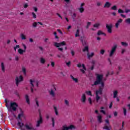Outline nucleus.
Wrapping results in <instances>:
<instances>
[{
	"mask_svg": "<svg viewBox=\"0 0 130 130\" xmlns=\"http://www.w3.org/2000/svg\"><path fill=\"white\" fill-rule=\"evenodd\" d=\"M70 77L73 82H75L76 83H79V79L74 77L73 75H71Z\"/></svg>",
	"mask_w": 130,
	"mask_h": 130,
	"instance_id": "2eb2a0df",
	"label": "nucleus"
},
{
	"mask_svg": "<svg viewBox=\"0 0 130 130\" xmlns=\"http://www.w3.org/2000/svg\"><path fill=\"white\" fill-rule=\"evenodd\" d=\"M37 25H38V22H34L32 23L33 27H37Z\"/></svg>",
	"mask_w": 130,
	"mask_h": 130,
	"instance_id": "de8ad7c7",
	"label": "nucleus"
},
{
	"mask_svg": "<svg viewBox=\"0 0 130 130\" xmlns=\"http://www.w3.org/2000/svg\"><path fill=\"white\" fill-rule=\"evenodd\" d=\"M85 93L89 96H92V92H91V91H86Z\"/></svg>",
	"mask_w": 130,
	"mask_h": 130,
	"instance_id": "72a5a7b5",
	"label": "nucleus"
},
{
	"mask_svg": "<svg viewBox=\"0 0 130 130\" xmlns=\"http://www.w3.org/2000/svg\"><path fill=\"white\" fill-rule=\"evenodd\" d=\"M117 47V45L116 44L114 45L110 51H109V55L111 57L113 54H114V52H115V50H116V48Z\"/></svg>",
	"mask_w": 130,
	"mask_h": 130,
	"instance_id": "39448f33",
	"label": "nucleus"
},
{
	"mask_svg": "<svg viewBox=\"0 0 130 130\" xmlns=\"http://www.w3.org/2000/svg\"><path fill=\"white\" fill-rule=\"evenodd\" d=\"M85 38V37H81V38H80V40H81V42H82V44H83V45H86V41H85L84 40V39Z\"/></svg>",
	"mask_w": 130,
	"mask_h": 130,
	"instance_id": "aec40b11",
	"label": "nucleus"
},
{
	"mask_svg": "<svg viewBox=\"0 0 130 130\" xmlns=\"http://www.w3.org/2000/svg\"><path fill=\"white\" fill-rule=\"evenodd\" d=\"M66 45H67V42H66V41H62L60 43H54V46L57 47V48H58V50H59L60 51H62V50H63V48L61 47L64 46Z\"/></svg>",
	"mask_w": 130,
	"mask_h": 130,
	"instance_id": "f03ea898",
	"label": "nucleus"
},
{
	"mask_svg": "<svg viewBox=\"0 0 130 130\" xmlns=\"http://www.w3.org/2000/svg\"><path fill=\"white\" fill-rule=\"evenodd\" d=\"M32 17L34 19H36V17H37V16L36 15V14H35V13L34 12H32Z\"/></svg>",
	"mask_w": 130,
	"mask_h": 130,
	"instance_id": "09e8293b",
	"label": "nucleus"
},
{
	"mask_svg": "<svg viewBox=\"0 0 130 130\" xmlns=\"http://www.w3.org/2000/svg\"><path fill=\"white\" fill-rule=\"evenodd\" d=\"M18 108V104L15 102H12L10 103V106L7 107L9 111H17V108Z\"/></svg>",
	"mask_w": 130,
	"mask_h": 130,
	"instance_id": "7ed1b4c3",
	"label": "nucleus"
},
{
	"mask_svg": "<svg viewBox=\"0 0 130 130\" xmlns=\"http://www.w3.org/2000/svg\"><path fill=\"white\" fill-rule=\"evenodd\" d=\"M18 59H19V56H16L15 57V60H18Z\"/></svg>",
	"mask_w": 130,
	"mask_h": 130,
	"instance_id": "774afa93",
	"label": "nucleus"
},
{
	"mask_svg": "<svg viewBox=\"0 0 130 130\" xmlns=\"http://www.w3.org/2000/svg\"><path fill=\"white\" fill-rule=\"evenodd\" d=\"M83 52H89V46H86L84 47V48L83 49Z\"/></svg>",
	"mask_w": 130,
	"mask_h": 130,
	"instance_id": "393cba45",
	"label": "nucleus"
},
{
	"mask_svg": "<svg viewBox=\"0 0 130 130\" xmlns=\"http://www.w3.org/2000/svg\"><path fill=\"white\" fill-rule=\"evenodd\" d=\"M106 27L107 29L108 32H109V34H111V33H112V24H106Z\"/></svg>",
	"mask_w": 130,
	"mask_h": 130,
	"instance_id": "1a4fd4ad",
	"label": "nucleus"
},
{
	"mask_svg": "<svg viewBox=\"0 0 130 130\" xmlns=\"http://www.w3.org/2000/svg\"><path fill=\"white\" fill-rule=\"evenodd\" d=\"M96 5L98 7L101 6V5H102V3L100 2H98L96 3Z\"/></svg>",
	"mask_w": 130,
	"mask_h": 130,
	"instance_id": "5fc2aeb1",
	"label": "nucleus"
},
{
	"mask_svg": "<svg viewBox=\"0 0 130 130\" xmlns=\"http://www.w3.org/2000/svg\"><path fill=\"white\" fill-rule=\"evenodd\" d=\"M53 34H54V35L55 36V38L56 39H58V37H57V35H56V32H55V31L54 32Z\"/></svg>",
	"mask_w": 130,
	"mask_h": 130,
	"instance_id": "3c124183",
	"label": "nucleus"
},
{
	"mask_svg": "<svg viewBox=\"0 0 130 130\" xmlns=\"http://www.w3.org/2000/svg\"><path fill=\"white\" fill-rule=\"evenodd\" d=\"M32 9L34 10L35 12H37V11L38 10V9H37V7H32Z\"/></svg>",
	"mask_w": 130,
	"mask_h": 130,
	"instance_id": "6e6d98bb",
	"label": "nucleus"
},
{
	"mask_svg": "<svg viewBox=\"0 0 130 130\" xmlns=\"http://www.w3.org/2000/svg\"><path fill=\"white\" fill-rule=\"evenodd\" d=\"M66 64H67V66H68V67H70V66H71V62L69 61V62H66Z\"/></svg>",
	"mask_w": 130,
	"mask_h": 130,
	"instance_id": "052dcab7",
	"label": "nucleus"
},
{
	"mask_svg": "<svg viewBox=\"0 0 130 130\" xmlns=\"http://www.w3.org/2000/svg\"><path fill=\"white\" fill-rule=\"evenodd\" d=\"M22 46H23L25 50H26V49H27V47L26 46L25 44H22Z\"/></svg>",
	"mask_w": 130,
	"mask_h": 130,
	"instance_id": "bf43d9fd",
	"label": "nucleus"
},
{
	"mask_svg": "<svg viewBox=\"0 0 130 130\" xmlns=\"http://www.w3.org/2000/svg\"><path fill=\"white\" fill-rule=\"evenodd\" d=\"M90 26H91V22H87V26H86V29H88V28H89Z\"/></svg>",
	"mask_w": 130,
	"mask_h": 130,
	"instance_id": "49530a36",
	"label": "nucleus"
},
{
	"mask_svg": "<svg viewBox=\"0 0 130 130\" xmlns=\"http://www.w3.org/2000/svg\"><path fill=\"white\" fill-rule=\"evenodd\" d=\"M17 125L20 127H22V126H24V123H23V122H20V121H18V122L17 123Z\"/></svg>",
	"mask_w": 130,
	"mask_h": 130,
	"instance_id": "c756f323",
	"label": "nucleus"
},
{
	"mask_svg": "<svg viewBox=\"0 0 130 130\" xmlns=\"http://www.w3.org/2000/svg\"><path fill=\"white\" fill-rule=\"evenodd\" d=\"M18 48H20V46L19 45H16L15 47H14V50H17Z\"/></svg>",
	"mask_w": 130,
	"mask_h": 130,
	"instance_id": "a18cd8bd",
	"label": "nucleus"
},
{
	"mask_svg": "<svg viewBox=\"0 0 130 130\" xmlns=\"http://www.w3.org/2000/svg\"><path fill=\"white\" fill-rule=\"evenodd\" d=\"M104 129H107V130H110L111 129V125H105L103 127Z\"/></svg>",
	"mask_w": 130,
	"mask_h": 130,
	"instance_id": "412c9836",
	"label": "nucleus"
},
{
	"mask_svg": "<svg viewBox=\"0 0 130 130\" xmlns=\"http://www.w3.org/2000/svg\"><path fill=\"white\" fill-rule=\"evenodd\" d=\"M25 127H26V129H33V125H32V123L31 122H27L25 124Z\"/></svg>",
	"mask_w": 130,
	"mask_h": 130,
	"instance_id": "9d476101",
	"label": "nucleus"
},
{
	"mask_svg": "<svg viewBox=\"0 0 130 130\" xmlns=\"http://www.w3.org/2000/svg\"><path fill=\"white\" fill-rule=\"evenodd\" d=\"M24 115V114L23 113V112H21V113L18 114V118L19 119H21V118L22 117V116H23V115Z\"/></svg>",
	"mask_w": 130,
	"mask_h": 130,
	"instance_id": "c9c22d12",
	"label": "nucleus"
},
{
	"mask_svg": "<svg viewBox=\"0 0 130 130\" xmlns=\"http://www.w3.org/2000/svg\"><path fill=\"white\" fill-rule=\"evenodd\" d=\"M121 45H122V46H127L128 44H127L126 42H121Z\"/></svg>",
	"mask_w": 130,
	"mask_h": 130,
	"instance_id": "e433bc0d",
	"label": "nucleus"
},
{
	"mask_svg": "<svg viewBox=\"0 0 130 130\" xmlns=\"http://www.w3.org/2000/svg\"><path fill=\"white\" fill-rule=\"evenodd\" d=\"M123 111L124 113V115H126V109L124 108H123Z\"/></svg>",
	"mask_w": 130,
	"mask_h": 130,
	"instance_id": "8fccbe9b",
	"label": "nucleus"
},
{
	"mask_svg": "<svg viewBox=\"0 0 130 130\" xmlns=\"http://www.w3.org/2000/svg\"><path fill=\"white\" fill-rule=\"evenodd\" d=\"M96 80L94 82V85H98L100 84V88L95 91V96H100L102 95V91L104 88V82L102 81L103 79V75L96 74Z\"/></svg>",
	"mask_w": 130,
	"mask_h": 130,
	"instance_id": "f257e3e1",
	"label": "nucleus"
},
{
	"mask_svg": "<svg viewBox=\"0 0 130 130\" xmlns=\"http://www.w3.org/2000/svg\"><path fill=\"white\" fill-rule=\"evenodd\" d=\"M105 121L106 123H107V124H106L105 125H110L109 124V119H106L105 120Z\"/></svg>",
	"mask_w": 130,
	"mask_h": 130,
	"instance_id": "c03bdc74",
	"label": "nucleus"
},
{
	"mask_svg": "<svg viewBox=\"0 0 130 130\" xmlns=\"http://www.w3.org/2000/svg\"><path fill=\"white\" fill-rule=\"evenodd\" d=\"M39 117H40V119L37 122V126H39L40 123L42 122V117L41 116V114L40 113H39Z\"/></svg>",
	"mask_w": 130,
	"mask_h": 130,
	"instance_id": "dca6fc26",
	"label": "nucleus"
},
{
	"mask_svg": "<svg viewBox=\"0 0 130 130\" xmlns=\"http://www.w3.org/2000/svg\"><path fill=\"white\" fill-rule=\"evenodd\" d=\"M125 23L126 25H129L130 24V18H127L125 20Z\"/></svg>",
	"mask_w": 130,
	"mask_h": 130,
	"instance_id": "7c9ffc66",
	"label": "nucleus"
},
{
	"mask_svg": "<svg viewBox=\"0 0 130 130\" xmlns=\"http://www.w3.org/2000/svg\"><path fill=\"white\" fill-rule=\"evenodd\" d=\"M117 9V7H116V6H114L111 7V10H113L114 11H115Z\"/></svg>",
	"mask_w": 130,
	"mask_h": 130,
	"instance_id": "37998d69",
	"label": "nucleus"
},
{
	"mask_svg": "<svg viewBox=\"0 0 130 130\" xmlns=\"http://www.w3.org/2000/svg\"><path fill=\"white\" fill-rule=\"evenodd\" d=\"M99 26H100V23H96L93 25V27H94V28H98Z\"/></svg>",
	"mask_w": 130,
	"mask_h": 130,
	"instance_id": "f704fd0d",
	"label": "nucleus"
},
{
	"mask_svg": "<svg viewBox=\"0 0 130 130\" xmlns=\"http://www.w3.org/2000/svg\"><path fill=\"white\" fill-rule=\"evenodd\" d=\"M95 101L96 103H98V104H101V102H102V99H101V96L100 95H95Z\"/></svg>",
	"mask_w": 130,
	"mask_h": 130,
	"instance_id": "f8f14e48",
	"label": "nucleus"
},
{
	"mask_svg": "<svg viewBox=\"0 0 130 130\" xmlns=\"http://www.w3.org/2000/svg\"><path fill=\"white\" fill-rule=\"evenodd\" d=\"M121 23H122V19H119L115 24V27L117 29Z\"/></svg>",
	"mask_w": 130,
	"mask_h": 130,
	"instance_id": "ddd939ff",
	"label": "nucleus"
},
{
	"mask_svg": "<svg viewBox=\"0 0 130 130\" xmlns=\"http://www.w3.org/2000/svg\"><path fill=\"white\" fill-rule=\"evenodd\" d=\"M117 115V112H114V116H116Z\"/></svg>",
	"mask_w": 130,
	"mask_h": 130,
	"instance_id": "338daca9",
	"label": "nucleus"
},
{
	"mask_svg": "<svg viewBox=\"0 0 130 130\" xmlns=\"http://www.w3.org/2000/svg\"><path fill=\"white\" fill-rule=\"evenodd\" d=\"M23 7L24 8V9H26V8H28V3H25L23 5Z\"/></svg>",
	"mask_w": 130,
	"mask_h": 130,
	"instance_id": "864d4df0",
	"label": "nucleus"
},
{
	"mask_svg": "<svg viewBox=\"0 0 130 130\" xmlns=\"http://www.w3.org/2000/svg\"><path fill=\"white\" fill-rule=\"evenodd\" d=\"M98 35L99 36L100 35H103L104 36H106V34H105V33H104L103 31H102L101 30H99L98 31Z\"/></svg>",
	"mask_w": 130,
	"mask_h": 130,
	"instance_id": "5701e85b",
	"label": "nucleus"
},
{
	"mask_svg": "<svg viewBox=\"0 0 130 130\" xmlns=\"http://www.w3.org/2000/svg\"><path fill=\"white\" fill-rule=\"evenodd\" d=\"M103 109H105L104 107H101L100 112H101L102 113H103V114H106L105 111H104Z\"/></svg>",
	"mask_w": 130,
	"mask_h": 130,
	"instance_id": "2f4dec72",
	"label": "nucleus"
},
{
	"mask_svg": "<svg viewBox=\"0 0 130 130\" xmlns=\"http://www.w3.org/2000/svg\"><path fill=\"white\" fill-rule=\"evenodd\" d=\"M40 62L41 63H45V59L44 58H40Z\"/></svg>",
	"mask_w": 130,
	"mask_h": 130,
	"instance_id": "473e14b6",
	"label": "nucleus"
},
{
	"mask_svg": "<svg viewBox=\"0 0 130 130\" xmlns=\"http://www.w3.org/2000/svg\"><path fill=\"white\" fill-rule=\"evenodd\" d=\"M57 31L58 32H59L60 33V34H62V32L61 31H60V29H58L57 30Z\"/></svg>",
	"mask_w": 130,
	"mask_h": 130,
	"instance_id": "69168bd1",
	"label": "nucleus"
},
{
	"mask_svg": "<svg viewBox=\"0 0 130 130\" xmlns=\"http://www.w3.org/2000/svg\"><path fill=\"white\" fill-rule=\"evenodd\" d=\"M22 71L24 75H26V68L25 67L22 68Z\"/></svg>",
	"mask_w": 130,
	"mask_h": 130,
	"instance_id": "a19ab883",
	"label": "nucleus"
},
{
	"mask_svg": "<svg viewBox=\"0 0 130 130\" xmlns=\"http://www.w3.org/2000/svg\"><path fill=\"white\" fill-rule=\"evenodd\" d=\"M123 125H124V122H122V128L119 130H123Z\"/></svg>",
	"mask_w": 130,
	"mask_h": 130,
	"instance_id": "13d9d810",
	"label": "nucleus"
},
{
	"mask_svg": "<svg viewBox=\"0 0 130 130\" xmlns=\"http://www.w3.org/2000/svg\"><path fill=\"white\" fill-rule=\"evenodd\" d=\"M77 67L80 68V71H81L83 74H85V72H86V70L85 64L79 63L77 64Z\"/></svg>",
	"mask_w": 130,
	"mask_h": 130,
	"instance_id": "423d86ee",
	"label": "nucleus"
},
{
	"mask_svg": "<svg viewBox=\"0 0 130 130\" xmlns=\"http://www.w3.org/2000/svg\"><path fill=\"white\" fill-rule=\"evenodd\" d=\"M118 13L119 14H123V13H124V11L123 10H121V9H119L118 10Z\"/></svg>",
	"mask_w": 130,
	"mask_h": 130,
	"instance_id": "ea45409f",
	"label": "nucleus"
},
{
	"mask_svg": "<svg viewBox=\"0 0 130 130\" xmlns=\"http://www.w3.org/2000/svg\"><path fill=\"white\" fill-rule=\"evenodd\" d=\"M20 37L22 40H26V36L24 34H21L20 35Z\"/></svg>",
	"mask_w": 130,
	"mask_h": 130,
	"instance_id": "cd10ccee",
	"label": "nucleus"
},
{
	"mask_svg": "<svg viewBox=\"0 0 130 130\" xmlns=\"http://www.w3.org/2000/svg\"><path fill=\"white\" fill-rule=\"evenodd\" d=\"M56 15L57 16H58V17H59V18H60V19H62V17H61V16H60V14L57 13Z\"/></svg>",
	"mask_w": 130,
	"mask_h": 130,
	"instance_id": "680f3d73",
	"label": "nucleus"
},
{
	"mask_svg": "<svg viewBox=\"0 0 130 130\" xmlns=\"http://www.w3.org/2000/svg\"><path fill=\"white\" fill-rule=\"evenodd\" d=\"M80 37V29H77L75 34V37Z\"/></svg>",
	"mask_w": 130,
	"mask_h": 130,
	"instance_id": "c85d7f7f",
	"label": "nucleus"
},
{
	"mask_svg": "<svg viewBox=\"0 0 130 130\" xmlns=\"http://www.w3.org/2000/svg\"><path fill=\"white\" fill-rule=\"evenodd\" d=\"M64 102H65V104H66V105H67V106H69V101L65 100Z\"/></svg>",
	"mask_w": 130,
	"mask_h": 130,
	"instance_id": "603ef678",
	"label": "nucleus"
},
{
	"mask_svg": "<svg viewBox=\"0 0 130 130\" xmlns=\"http://www.w3.org/2000/svg\"><path fill=\"white\" fill-rule=\"evenodd\" d=\"M30 92L33 93L34 90H33V88H35L36 87H38V82L37 80L35 79H30Z\"/></svg>",
	"mask_w": 130,
	"mask_h": 130,
	"instance_id": "20e7f679",
	"label": "nucleus"
},
{
	"mask_svg": "<svg viewBox=\"0 0 130 130\" xmlns=\"http://www.w3.org/2000/svg\"><path fill=\"white\" fill-rule=\"evenodd\" d=\"M25 99L27 104H30V99H29V96L28 95H25Z\"/></svg>",
	"mask_w": 130,
	"mask_h": 130,
	"instance_id": "a878e982",
	"label": "nucleus"
},
{
	"mask_svg": "<svg viewBox=\"0 0 130 130\" xmlns=\"http://www.w3.org/2000/svg\"><path fill=\"white\" fill-rule=\"evenodd\" d=\"M86 100H87V95L86 93H83L81 95V101L82 103H86Z\"/></svg>",
	"mask_w": 130,
	"mask_h": 130,
	"instance_id": "9b49d317",
	"label": "nucleus"
},
{
	"mask_svg": "<svg viewBox=\"0 0 130 130\" xmlns=\"http://www.w3.org/2000/svg\"><path fill=\"white\" fill-rule=\"evenodd\" d=\"M94 52H91V53H87V57L88 58H91V57H93L94 56Z\"/></svg>",
	"mask_w": 130,
	"mask_h": 130,
	"instance_id": "6ab92c4d",
	"label": "nucleus"
},
{
	"mask_svg": "<svg viewBox=\"0 0 130 130\" xmlns=\"http://www.w3.org/2000/svg\"><path fill=\"white\" fill-rule=\"evenodd\" d=\"M51 120H52V122L53 126H54V118L52 117L51 118Z\"/></svg>",
	"mask_w": 130,
	"mask_h": 130,
	"instance_id": "4d7b16f0",
	"label": "nucleus"
},
{
	"mask_svg": "<svg viewBox=\"0 0 130 130\" xmlns=\"http://www.w3.org/2000/svg\"><path fill=\"white\" fill-rule=\"evenodd\" d=\"M88 102H89V104H90V105H91V104H92V98H91V97H89V98H88Z\"/></svg>",
	"mask_w": 130,
	"mask_h": 130,
	"instance_id": "79ce46f5",
	"label": "nucleus"
},
{
	"mask_svg": "<svg viewBox=\"0 0 130 130\" xmlns=\"http://www.w3.org/2000/svg\"><path fill=\"white\" fill-rule=\"evenodd\" d=\"M84 6H85V3H81L80 5V7L79 8V11L81 13H83L84 11H85V9L84 7H83Z\"/></svg>",
	"mask_w": 130,
	"mask_h": 130,
	"instance_id": "4468645a",
	"label": "nucleus"
},
{
	"mask_svg": "<svg viewBox=\"0 0 130 130\" xmlns=\"http://www.w3.org/2000/svg\"><path fill=\"white\" fill-rule=\"evenodd\" d=\"M56 91V88L55 87V85L53 84L49 91V93L51 96H54V92Z\"/></svg>",
	"mask_w": 130,
	"mask_h": 130,
	"instance_id": "0eeeda50",
	"label": "nucleus"
},
{
	"mask_svg": "<svg viewBox=\"0 0 130 130\" xmlns=\"http://www.w3.org/2000/svg\"><path fill=\"white\" fill-rule=\"evenodd\" d=\"M15 80L16 81V85L18 86V85H19V83H21V82H22L23 80V76L22 75L18 76L16 78Z\"/></svg>",
	"mask_w": 130,
	"mask_h": 130,
	"instance_id": "6e6552de",
	"label": "nucleus"
},
{
	"mask_svg": "<svg viewBox=\"0 0 130 130\" xmlns=\"http://www.w3.org/2000/svg\"><path fill=\"white\" fill-rule=\"evenodd\" d=\"M54 110L55 114H56V115H58V109H57L56 107H54Z\"/></svg>",
	"mask_w": 130,
	"mask_h": 130,
	"instance_id": "bb28decb",
	"label": "nucleus"
},
{
	"mask_svg": "<svg viewBox=\"0 0 130 130\" xmlns=\"http://www.w3.org/2000/svg\"><path fill=\"white\" fill-rule=\"evenodd\" d=\"M129 12H130V10L128 9H126L125 10V13H126V14H127V13H128Z\"/></svg>",
	"mask_w": 130,
	"mask_h": 130,
	"instance_id": "0e129e2a",
	"label": "nucleus"
},
{
	"mask_svg": "<svg viewBox=\"0 0 130 130\" xmlns=\"http://www.w3.org/2000/svg\"><path fill=\"white\" fill-rule=\"evenodd\" d=\"M111 6V4L109 2H106L104 7V8H109Z\"/></svg>",
	"mask_w": 130,
	"mask_h": 130,
	"instance_id": "b1692460",
	"label": "nucleus"
},
{
	"mask_svg": "<svg viewBox=\"0 0 130 130\" xmlns=\"http://www.w3.org/2000/svg\"><path fill=\"white\" fill-rule=\"evenodd\" d=\"M113 98H116L117 97V94H118V91L117 90H114L113 91Z\"/></svg>",
	"mask_w": 130,
	"mask_h": 130,
	"instance_id": "4be33fe9",
	"label": "nucleus"
},
{
	"mask_svg": "<svg viewBox=\"0 0 130 130\" xmlns=\"http://www.w3.org/2000/svg\"><path fill=\"white\" fill-rule=\"evenodd\" d=\"M1 67L2 69L3 72H5V64L3 63H1Z\"/></svg>",
	"mask_w": 130,
	"mask_h": 130,
	"instance_id": "4c0bfd02",
	"label": "nucleus"
},
{
	"mask_svg": "<svg viewBox=\"0 0 130 130\" xmlns=\"http://www.w3.org/2000/svg\"><path fill=\"white\" fill-rule=\"evenodd\" d=\"M18 51L19 54H23V53H25V52H26V50L25 49L23 50L21 48H19Z\"/></svg>",
	"mask_w": 130,
	"mask_h": 130,
	"instance_id": "a211bd4d",
	"label": "nucleus"
},
{
	"mask_svg": "<svg viewBox=\"0 0 130 130\" xmlns=\"http://www.w3.org/2000/svg\"><path fill=\"white\" fill-rule=\"evenodd\" d=\"M97 118L98 122L101 123V122H102V116L101 115H99L97 116Z\"/></svg>",
	"mask_w": 130,
	"mask_h": 130,
	"instance_id": "f3484780",
	"label": "nucleus"
},
{
	"mask_svg": "<svg viewBox=\"0 0 130 130\" xmlns=\"http://www.w3.org/2000/svg\"><path fill=\"white\" fill-rule=\"evenodd\" d=\"M51 66L53 68L54 67V62H51Z\"/></svg>",
	"mask_w": 130,
	"mask_h": 130,
	"instance_id": "e2e57ef3",
	"label": "nucleus"
},
{
	"mask_svg": "<svg viewBox=\"0 0 130 130\" xmlns=\"http://www.w3.org/2000/svg\"><path fill=\"white\" fill-rule=\"evenodd\" d=\"M105 53V50L104 49H102L100 51V54H102V55H103Z\"/></svg>",
	"mask_w": 130,
	"mask_h": 130,
	"instance_id": "58836bf2",
	"label": "nucleus"
}]
</instances>
